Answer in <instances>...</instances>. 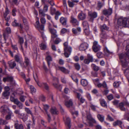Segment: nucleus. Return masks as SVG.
I'll return each mask as SVG.
<instances>
[{
    "mask_svg": "<svg viewBox=\"0 0 129 129\" xmlns=\"http://www.w3.org/2000/svg\"><path fill=\"white\" fill-rule=\"evenodd\" d=\"M126 50L127 51L126 53L124 54H121L119 55V57L120 59H124L125 60V62L122 61L123 67H125L127 66L128 62H129V45L126 46Z\"/></svg>",
    "mask_w": 129,
    "mask_h": 129,
    "instance_id": "1",
    "label": "nucleus"
},
{
    "mask_svg": "<svg viewBox=\"0 0 129 129\" xmlns=\"http://www.w3.org/2000/svg\"><path fill=\"white\" fill-rule=\"evenodd\" d=\"M64 55L66 57H68L70 55L72 50V47L68 45V41L66 42L63 44Z\"/></svg>",
    "mask_w": 129,
    "mask_h": 129,
    "instance_id": "2",
    "label": "nucleus"
},
{
    "mask_svg": "<svg viewBox=\"0 0 129 129\" xmlns=\"http://www.w3.org/2000/svg\"><path fill=\"white\" fill-rule=\"evenodd\" d=\"M117 23L119 26H126L127 24L129 25V18H127L120 17L118 20Z\"/></svg>",
    "mask_w": 129,
    "mask_h": 129,
    "instance_id": "3",
    "label": "nucleus"
},
{
    "mask_svg": "<svg viewBox=\"0 0 129 129\" xmlns=\"http://www.w3.org/2000/svg\"><path fill=\"white\" fill-rule=\"evenodd\" d=\"M49 30L51 34V42L53 41L55 38L58 36L57 31L54 28L50 27L49 28Z\"/></svg>",
    "mask_w": 129,
    "mask_h": 129,
    "instance_id": "4",
    "label": "nucleus"
},
{
    "mask_svg": "<svg viewBox=\"0 0 129 129\" xmlns=\"http://www.w3.org/2000/svg\"><path fill=\"white\" fill-rule=\"evenodd\" d=\"M87 119L89 121L88 124L89 126H92L93 125V123H97L96 121L92 117L90 114H88L87 115Z\"/></svg>",
    "mask_w": 129,
    "mask_h": 129,
    "instance_id": "5",
    "label": "nucleus"
},
{
    "mask_svg": "<svg viewBox=\"0 0 129 129\" xmlns=\"http://www.w3.org/2000/svg\"><path fill=\"white\" fill-rule=\"evenodd\" d=\"M88 15L89 21L93 22L94 19L97 17V14L96 12H95L90 11L88 13Z\"/></svg>",
    "mask_w": 129,
    "mask_h": 129,
    "instance_id": "6",
    "label": "nucleus"
},
{
    "mask_svg": "<svg viewBox=\"0 0 129 129\" xmlns=\"http://www.w3.org/2000/svg\"><path fill=\"white\" fill-rule=\"evenodd\" d=\"M15 60L17 62H19L21 66H24L23 64H22V58L19 54H17L14 56Z\"/></svg>",
    "mask_w": 129,
    "mask_h": 129,
    "instance_id": "7",
    "label": "nucleus"
},
{
    "mask_svg": "<svg viewBox=\"0 0 129 129\" xmlns=\"http://www.w3.org/2000/svg\"><path fill=\"white\" fill-rule=\"evenodd\" d=\"M100 47L98 45V42L95 41L93 42V45L92 46V49L93 51L96 52L100 50Z\"/></svg>",
    "mask_w": 129,
    "mask_h": 129,
    "instance_id": "8",
    "label": "nucleus"
},
{
    "mask_svg": "<svg viewBox=\"0 0 129 129\" xmlns=\"http://www.w3.org/2000/svg\"><path fill=\"white\" fill-rule=\"evenodd\" d=\"M46 54L47 55L46 56V60L47 62L48 66L49 68H50V62L52 61V59L51 57L49 55L50 54L49 52H46Z\"/></svg>",
    "mask_w": 129,
    "mask_h": 129,
    "instance_id": "9",
    "label": "nucleus"
},
{
    "mask_svg": "<svg viewBox=\"0 0 129 129\" xmlns=\"http://www.w3.org/2000/svg\"><path fill=\"white\" fill-rule=\"evenodd\" d=\"M86 15L85 13L81 11L78 14V18L80 20H83L86 18Z\"/></svg>",
    "mask_w": 129,
    "mask_h": 129,
    "instance_id": "10",
    "label": "nucleus"
},
{
    "mask_svg": "<svg viewBox=\"0 0 129 129\" xmlns=\"http://www.w3.org/2000/svg\"><path fill=\"white\" fill-rule=\"evenodd\" d=\"M88 47V45L87 43H83L80 45L79 49L80 51H84Z\"/></svg>",
    "mask_w": 129,
    "mask_h": 129,
    "instance_id": "11",
    "label": "nucleus"
},
{
    "mask_svg": "<svg viewBox=\"0 0 129 129\" xmlns=\"http://www.w3.org/2000/svg\"><path fill=\"white\" fill-rule=\"evenodd\" d=\"M1 112L4 115H5L8 112L9 110L6 106H3L0 109Z\"/></svg>",
    "mask_w": 129,
    "mask_h": 129,
    "instance_id": "12",
    "label": "nucleus"
},
{
    "mask_svg": "<svg viewBox=\"0 0 129 129\" xmlns=\"http://www.w3.org/2000/svg\"><path fill=\"white\" fill-rule=\"evenodd\" d=\"M24 62L25 64L22 62V64H23L24 66H21L22 67L26 68L27 66H30V64L29 60L27 57H25Z\"/></svg>",
    "mask_w": 129,
    "mask_h": 129,
    "instance_id": "13",
    "label": "nucleus"
},
{
    "mask_svg": "<svg viewBox=\"0 0 129 129\" xmlns=\"http://www.w3.org/2000/svg\"><path fill=\"white\" fill-rule=\"evenodd\" d=\"M43 108L45 110L46 113L47 114V116H48V121L49 122L51 120V117L50 116V115L47 112V110L48 109L49 106L45 104L43 105Z\"/></svg>",
    "mask_w": 129,
    "mask_h": 129,
    "instance_id": "14",
    "label": "nucleus"
},
{
    "mask_svg": "<svg viewBox=\"0 0 129 129\" xmlns=\"http://www.w3.org/2000/svg\"><path fill=\"white\" fill-rule=\"evenodd\" d=\"M70 22L73 25H78L79 24V22L77 20L72 16H71Z\"/></svg>",
    "mask_w": 129,
    "mask_h": 129,
    "instance_id": "15",
    "label": "nucleus"
},
{
    "mask_svg": "<svg viewBox=\"0 0 129 129\" xmlns=\"http://www.w3.org/2000/svg\"><path fill=\"white\" fill-rule=\"evenodd\" d=\"M103 14L106 16L110 15L112 13V9L109 8L108 9L104 10L103 11Z\"/></svg>",
    "mask_w": 129,
    "mask_h": 129,
    "instance_id": "16",
    "label": "nucleus"
},
{
    "mask_svg": "<svg viewBox=\"0 0 129 129\" xmlns=\"http://www.w3.org/2000/svg\"><path fill=\"white\" fill-rule=\"evenodd\" d=\"M8 63L9 67L12 69L14 68L16 65L15 61L11 60L8 62Z\"/></svg>",
    "mask_w": 129,
    "mask_h": 129,
    "instance_id": "17",
    "label": "nucleus"
},
{
    "mask_svg": "<svg viewBox=\"0 0 129 129\" xmlns=\"http://www.w3.org/2000/svg\"><path fill=\"white\" fill-rule=\"evenodd\" d=\"M72 30L73 33L76 35L79 34L81 31V28L80 27H78L76 28H73Z\"/></svg>",
    "mask_w": 129,
    "mask_h": 129,
    "instance_id": "18",
    "label": "nucleus"
},
{
    "mask_svg": "<svg viewBox=\"0 0 129 129\" xmlns=\"http://www.w3.org/2000/svg\"><path fill=\"white\" fill-rule=\"evenodd\" d=\"M58 68L59 70L65 74H68L70 72L69 70L66 69L64 67H59Z\"/></svg>",
    "mask_w": 129,
    "mask_h": 129,
    "instance_id": "19",
    "label": "nucleus"
},
{
    "mask_svg": "<svg viewBox=\"0 0 129 129\" xmlns=\"http://www.w3.org/2000/svg\"><path fill=\"white\" fill-rule=\"evenodd\" d=\"M53 85L54 87L56 88H57L59 86L58 79L56 78L53 77Z\"/></svg>",
    "mask_w": 129,
    "mask_h": 129,
    "instance_id": "20",
    "label": "nucleus"
},
{
    "mask_svg": "<svg viewBox=\"0 0 129 129\" xmlns=\"http://www.w3.org/2000/svg\"><path fill=\"white\" fill-rule=\"evenodd\" d=\"M71 120L69 117L68 116L66 117V119L65 122V123L66 126H68L69 128L71 127L70 124Z\"/></svg>",
    "mask_w": 129,
    "mask_h": 129,
    "instance_id": "21",
    "label": "nucleus"
},
{
    "mask_svg": "<svg viewBox=\"0 0 129 129\" xmlns=\"http://www.w3.org/2000/svg\"><path fill=\"white\" fill-rule=\"evenodd\" d=\"M99 101L100 104L102 106L106 108L107 107V103L104 99H101L99 100Z\"/></svg>",
    "mask_w": 129,
    "mask_h": 129,
    "instance_id": "22",
    "label": "nucleus"
},
{
    "mask_svg": "<svg viewBox=\"0 0 129 129\" xmlns=\"http://www.w3.org/2000/svg\"><path fill=\"white\" fill-rule=\"evenodd\" d=\"M33 76L37 84L40 87H43V84L44 83H42L41 82H39L38 80H36V78H37V76L36 74H35V76H34V74H33Z\"/></svg>",
    "mask_w": 129,
    "mask_h": 129,
    "instance_id": "23",
    "label": "nucleus"
},
{
    "mask_svg": "<svg viewBox=\"0 0 129 129\" xmlns=\"http://www.w3.org/2000/svg\"><path fill=\"white\" fill-rule=\"evenodd\" d=\"M67 21V19L66 18L62 17L60 19V22L63 25H66Z\"/></svg>",
    "mask_w": 129,
    "mask_h": 129,
    "instance_id": "24",
    "label": "nucleus"
},
{
    "mask_svg": "<svg viewBox=\"0 0 129 129\" xmlns=\"http://www.w3.org/2000/svg\"><path fill=\"white\" fill-rule=\"evenodd\" d=\"M122 122L120 120H117L113 122V125L114 126H116L117 125H118L120 126V127H122V126L120 125L122 124Z\"/></svg>",
    "mask_w": 129,
    "mask_h": 129,
    "instance_id": "25",
    "label": "nucleus"
},
{
    "mask_svg": "<svg viewBox=\"0 0 129 129\" xmlns=\"http://www.w3.org/2000/svg\"><path fill=\"white\" fill-rule=\"evenodd\" d=\"M65 104L68 107H69L72 106L73 104L72 100L70 99L69 101L66 102Z\"/></svg>",
    "mask_w": 129,
    "mask_h": 129,
    "instance_id": "26",
    "label": "nucleus"
},
{
    "mask_svg": "<svg viewBox=\"0 0 129 129\" xmlns=\"http://www.w3.org/2000/svg\"><path fill=\"white\" fill-rule=\"evenodd\" d=\"M14 116L13 113L12 112H8V114L6 116L5 119L7 120H8L11 119V117Z\"/></svg>",
    "mask_w": 129,
    "mask_h": 129,
    "instance_id": "27",
    "label": "nucleus"
},
{
    "mask_svg": "<svg viewBox=\"0 0 129 129\" xmlns=\"http://www.w3.org/2000/svg\"><path fill=\"white\" fill-rule=\"evenodd\" d=\"M100 29L102 33L103 32L104 30H108L109 28L105 24H103L101 25L100 27Z\"/></svg>",
    "mask_w": 129,
    "mask_h": 129,
    "instance_id": "28",
    "label": "nucleus"
},
{
    "mask_svg": "<svg viewBox=\"0 0 129 129\" xmlns=\"http://www.w3.org/2000/svg\"><path fill=\"white\" fill-rule=\"evenodd\" d=\"M97 118L101 122H103L104 120L105 117L103 115L99 114L97 116Z\"/></svg>",
    "mask_w": 129,
    "mask_h": 129,
    "instance_id": "29",
    "label": "nucleus"
},
{
    "mask_svg": "<svg viewBox=\"0 0 129 129\" xmlns=\"http://www.w3.org/2000/svg\"><path fill=\"white\" fill-rule=\"evenodd\" d=\"M125 104L122 102H121L119 104V107L121 111H125V108L124 107Z\"/></svg>",
    "mask_w": 129,
    "mask_h": 129,
    "instance_id": "30",
    "label": "nucleus"
},
{
    "mask_svg": "<svg viewBox=\"0 0 129 129\" xmlns=\"http://www.w3.org/2000/svg\"><path fill=\"white\" fill-rule=\"evenodd\" d=\"M51 112L52 114H57L58 113V111L55 107L52 108L51 110Z\"/></svg>",
    "mask_w": 129,
    "mask_h": 129,
    "instance_id": "31",
    "label": "nucleus"
},
{
    "mask_svg": "<svg viewBox=\"0 0 129 129\" xmlns=\"http://www.w3.org/2000/svg\"><path fill=\"white\" fill-rule=\"evenodd\" d=\"M81 83L83 86H85L88 84V82L85 79H83L81 80Z\"/></svg>",
    "mask_w": 129,
    "mask_h": 129,
    "instance_id": "32",
    "label": "nucleus"
},
{
    "mask_svg": "<svg viewBox=\"0 0 129 129\" xmlns=\"http://www.w3.org/2000/svg\"><path fill=\"white\" fill-rule=\"evenodd\" d=\"M39 31L42 34L44 30V25L43 24H42L40 25L39 27H37Z\"/></svg>",
    "mask_w": 129,
    "mask_h": 129,
    "instance_id": "33",
    "label": "nucleus"
},
{
    "mask_svg": "<svg viewBox=\"0 0 129 129\" xmlns=\"http://www.w3.org/2000/svg\"><path fill=\"white\" fill-rule=\"evenodd\" d=\"M91 66L92 69L95 71H97L99 70L100 68L94 64H92Z\"/></svg>",
    "mask_w": 129,
    "mask_h": 129,
    "instance_id": "34",
    "label": "nucleus"
},
{
    "mask_svg": "<svg viewBox=\"0 0 129 129\" xmlns=\"http://www.w3.org/2000/svg\"><path fill=\"white\" fill-rule=\"evenodd\" d=\"M15 104L18 106L19 109H22L23 106V104L19 101L18 100V101L15 102Z\"/></svg>",
    "mask_w": 129,
    "mask_h": 129,
    "instance_id": "35",
    "label": "nucleus"
},
{
    "mask_svg": "<svg viewBox=\"0 0 129 129\" xmlns=\"http://www.w3.org/2000/svg\"><path fill=\"white\" fill-rule=\"evenodd\" d=\"M82 25L84 29L89 28V25L87 21H84L83 22Z\"/></svg>",
    "mask_w": 129,
    "mask_h": 129,
    "instance_id": "36",
    "label": "nucleus"
},
{
    "mask_svg": "<svg viewBox=\"0 0 129 129\" xmlns=\"http://www.w3.org/2000/svg\"><path fill=\"white\" fill-rule=\"evenodd\" d=\"M13 78L11 77H8L6 78H4L3 79V81L5 82L6 81H12Z\"/></svg>",
    "mask_w": 129,
    "mask_h": 129,
    "instance_id": "37",
    "label": "nucleus"
},
{
    "mask_svg": "<svg viewBox=\"0 0 129 129\" xmlns=\"http://www.w3.org/2000/svg\"><path fill=\"white\" fill-rule=\"evenodd\" d=\"M15 127L16 129H23V126L21 124L16 123L15 124Z\"/></svg>",
    "mask_w": 129,
    "mask_h": 129,
    "instance_id": "38",
    "label": "nucleus"
},
{
    "mask_svg": "<svg viewBox=\"0 0 129 129\" xmlns=\"http://www.w3.org/2000/svg\"><path fill=\"white\" fill-rule=\"evenodd\" d=\"M47 16V18L49 20H51V22L52 23L53 26L55 28H57V25H56L53 22V21L51 20V16L47 14H46Z\"/></svg>",
    "mask_w": 129,
    "mask_h": 129,
    "instance_id": "39",
    "label": "nucleus"
},
{
    "mask_svg": "<svg viewBox=\"0 0 129 129\" xmlns=\"http://www.w3.org/2000/svg\"><path fill=\"white\" fill-rule=\"evenodd\" d=\"M44 11L42 9H40L39 10V14L41 15L42 16L44 17L46 14H45Z\"/></svg>",
    "mask_w": 129,
    "mask_h": 129,
    "instance_id": "40",
    "label": "nucleus"
},
{
    "mask_svg": "<svg viewBox=\"0 0 129 129\" xmlns=\"http://www.w3.org/2000/svg\"><path fill=\"white\" fill-rule=\"evenodd\" d=\"M84 33L86 36H88L90 34L89 28H85L84 30Z\"/></svg>",
    "mask_w": 129,
    "mask_h": 129,
    "instance_id": "41",
    "label": "nucleus"
},
{
    "mask_svg": "<svg viewBox=\"0 0 129 129\" xmlns=\"http://www.w3.org/2000/svg\"><path fill=\"white\" fill-rule=\"evenodd\" d=\"M74 66L75 69L77 71H79L80 68V66L78 63L74 64Z\"/></svg>",
    "mask_w": 129,
    "mask_h": 129,
    "instance_id": "42",
    "label": "nucleus"
},
{
    "mask_svg": "<svg viewBox=\"0 0 129 129\" xmlns=\"http://www.w3.org/2000/svg\"><path fill=\"white\" fill-rule=\"evenodd\" d=\"M8 122L5 120H3L2 119H0V124L5 125L8 123Z\"/></svg>",
    "mask_w": 129,
    "mask_h": 129,
    "instance_id": "43",
    "label": "nucleus"
},
{
    "mask_svg": "<svg viewBox=\"0 0 129 129\" xmlns=\"http://www.w3.org/2000/svg\"><path fill=\"white\" fill-rule=\"evenodd\" d=\"M55 39H56L54 41V43L56 44H58L61 41V40L60 38H58V37L56 38Z\"/></svg>",
    "mask_w": 129,
    "mask_h": 129,
    "instance_id": "44",
    "label": "nucleus"
},
{
    "mask_svg": "<svg viewBox=\"0 0 129 129\" xmlns=\"http://www.w3.org/2000/svg\"><path fill=\"white\" fill-rule=\"evenodd\" d=\"M40 49L42 50L45 49L46 48V45L45 44L43 43H42L40 45Z\"/></svg>",
    "mask_w": 129,
    "mask_h": 129,
    "instance_id": "45",
    "label": "nucleus"
},
{
    "mask_svg": "<svg viewBox=\"0 0 129 129\" xmlns=\"http://www.w3.org/2000/svg\"><path fill=\"white\" fill-rule=\"evenodd\" d=\"M104 51L105 54L106 55H108L111 53V52L106 47H105L104 49Z\"/></svg>",
    "mask_w": 129,
    "mask_h": 129,
    "instance_id": "46",
    "label": "nucleus"
},
{
    "mask_svg": "<svg viewBox=\"0 0 129 129\" xmlns=\"http://www.w3.org/2000/svg\"><path fill=\"white\" fill-rule=\"evenodd\" d=\"M88 70V67L86 65H84L82 68V71H87Z\"/></svg>",
    "mask_w": 129,
    "mask_h": 129,
    "instance_id": "47",
    "label": "nucleus"
},
{
    "mask_svg": "<svg viewBox=\"0 0 129 129\" xmlns=\"http://www.w3.org/2000/svg\"><path fill=\"white\" fill-rule=\"evenodd\" d=\"M3 36L4 38V40H3V41L2 40H0V43L2 44H2L4 43H6V36L5 34H4L3 35Z\"/></svg>",
    "mask_w": 129,
    "mask_h": 129,
    "instance_id": "48",
    "label": "nucleus"
},
{
    "mask_svg": "<svg viewBox=\"0 0 129 129\" xmlns=\"http://www.w3.org/2000/svg\"><path fill=\"white\" fill-rule=\"evenodd\" d=\"M30 88L32 93H34L36 92V89L33 86H30Z\"/></svg>",
    "mask_w": 129,
    "mask_h": 129,
    "instance_id": "49",
    "label": "nucleus"
},
{
    "mask_svg": "<svg viewBox=\"0 0 129 129\" xmlns=\"http://www.w3.org/2000/svg\"><path fill=\"white\" fill-rule=\"evenodd\" d=\"M87 59L90 61L91 62L93 61V58L92 56L90 54H88L87 55Z\"/></svg>",
    "mask_w": 129,
    "mask_h": 129,
    "instance_id": "50",
    "label": "nucleus"
},
{
    "mask_svg": "<svg viewBox=\"0 0 129 129\" xmlns=\"http://www.w3.org/2000/svg\"><path fill=\"white\" fill-rule=\"evenodd\" d=\"M72 114L73 115V117L74 119L75 118V117L74 116V115L76 116L78 115V112L77 111H71V112Z\"/></svg>",
    "mask_w": 129,
    "mask_h": 129,
    "instance_id": "51",
    "label": "nucleus"
},
{
    "mask_svg": "<svg viewBox=\"0 0 129 129\" xmlns=\"http://www.w3.org/2000/svg\"><path fill=\"white\" fill-rule=\"evenodd\" d=\"M48 6L46 4L44 5V7L43 8V11L44 12H47V11L48 9Z\"/></svg>",
    "mask_w": 129,
    "mask_h": 129,
    "instance_id": "52",
    "label": "nucleus"
},
{
    "mask_svg": "<svg viewBox=\"0 0 129 129\" xmlns=\"http://www.w3.org/2000/svg\"><path fill=\"white\" fill-rule=\"evenodd\" d=\"M12 25L14 26H19V23L17 22V21L15 20L13 22Z\"/></svg>",
    "mask_w": 129,
    "mask_h": 129,
    "instance_id": "53",
    "label": "nucleus"
},
{
    "mask_svg": "<svg viewBox=\"0 0 129 129\" xmlns=\"http://www.w3.org/2000/svg\"><path fill=\"white\" fill-rule=\"evenodd\" d=\"M9 12L10 11L8 10V8H6L5 12L4 13V16H8V15L9 14Z\"/></svg>",
    "mask_w": 129,
    "mask_h": 129,
    "instance_id": "54",
    "label": "nucleus"
},
{
    "mask_svg": "<svg viewBox=\"0 0 129 129\" xmlns=\"http://www.w3.org/2000/svg\"><path fill=\"white\" fill-rule=\"evenodd\" d=\"M72 2L69 1H68V3L69 7H70L72 8L74 6V4L73 1L72 0Z\"/></svg>",
    "mask_w": 129,
    "mask_h": 129,
    "instance_id": "55",
    "label": "nucleus"
},
{
    "mask_svg": "<svg viewBox=\"0 0 129 129\" xmlns=\"http://www.w3.org/2000/svg\"><path fill=\"white\" fill-rule=\"evenodd\" d=\"M39 99L40 100L44 102L45 101V97L43 95H40L39 97Z\"/></svg>",
    "mask_w": 129,
    "mask_h": 129,
    "instance_id": "56",
    "label": "nucleus"
},
{
    "mask_svg": "<svg viewBox=\"0 0 129 129\" xmlns=\"http://www.w3.org/2000/svg\"><path fill=\"white\" fill-rule=\"evenodd\" d=\"M102 87L106 89H108L107 84L105 81H104L102 83Z\"/></svg>",
    "mask_w": 129,
    "mask_h": 129,
    "instance_id": "57",
    "label": "nucleus"
},
{
    "mask_svg": "<svg viewBox=\"0 0 129 129\" xmlns=\"http://www.w3.org/2000/svg\"><path fill=\"white\" fill-rule=\"evenodd\" d=\"M100 37L103 39H105L106 38L107 36L104 33H101L100 35Z\"/></svg>",
    "mask_w": 129,
    "mask_h": 129,
    "instance_id": "58",
    "label": "nucleus"
},
{
    "mask_svg": "<svg viewBox=\"0 0 129 129\" xmlns=\"http://www.w3.org/2000/svg\"><path fill=\"white\" fill-rule=\"evenodd\" d=\"M19 42L21 45L24 42L23 39L21 37H19Z\"/></svg>",
    "mask_w": 129,
    "mask_h": 129,
    "instance_id": "59",
    "label": "nucleus"
},
{
    "mask_svg": "<svg viewBox=\"0 0 129 129\" xmlns=\"http://www.w3.org/2000/svg\"><path fill=\"white\" fill-rule=\"evenodd\" d=\"M43 87L47 90H48L49 89V87L48 85L46 83H44Z\"/></svg>",
    "mask_w": 129,
    "mask_h": 129,
    "instance_id": "60",
    "label": "nucleus"
},
{
    "mask_svg": "<svg viewBox=\"0 0 129 129\" xmlns=\"http://www.w3.org/2000/svg\"><path fill=\"white\" fill-rule=\"evenodd\" d=\"M41 124L45 127H46L47 126V124L46 122L44 121L42 119L41 120Z\"/></svg>",
    "mask_w": 129,
    "mask_h": 129,
    "instance_id": "61",
    "label": "nucleus"
},
{
    "mask_svg": "<svg viewBox=\"0 0 129 129\" xmlns=\"http://www.w3.org/2000/svg\"><path fill=\"white\" fill-rule=\"evenodd\" d=\"M17 12V10L16 8H14L12 10V14L13 16H15L16 15V12Z\"/></svg>",
    "mask_w": 129,
    "mask_h": 129,
    "instance_id": "62",
    "label": "nucleus"
},
{
    "mask_svg": "<svg viewBox=\"0 0 129 129\" xmlns=\"http://www.w3.org/2000/svg\"><path fill=\"white\" fill-rule=\"evenodd\" d=\"M107 98L108 100L110 101L113 98V95L112 94H110L107 96Z\"/></svg>",
    "mask_w": 129,
    "mask_h": 129,
    "instance_id": "63",
    "label": "nucleus"
},
{
    "mask_svg": "<svg viewBox=\"0 0 129 129\" xmlns=\"http://www.w3.org/2000/svg\"><path fill=\"white\" fill-rule=\"evenodd\" d=\"M41 23L43 24L45 23L46 20L45 19L44 17H42L40 19Z\"/></svg>",
    "mask_w": 129,
    "mask_h": 129,
    "instance_id": "64",
    "label": "nucleus"
}]
</instances>
